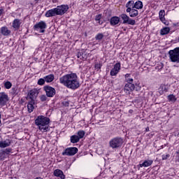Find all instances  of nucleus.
<instances>
[{"instance_id":"1","label":"nucleus","mask_w":179,"mask_h":179,"mask_svg":"<svg viewBox=\"0 0 179 179\" xmlns=\"http://www.w3.org/2000/svg\"><path fill=\"white\" fill-rule=\"evenodd\" d=\"M59 83L68 89H71L72 90H76L80 86L79 83V80H78V76L76 73H70L63 76L59 78Z\"/></svg>"},{"instance_id":"2","label":"nucleus","mask_w":179,"mask_h":179,"mask_svg":"<svg viewBox=\"0 0 179 179\" xmlns=\"http://www.w3.org/2000/svg\"><path fill=\"white\" fill-rule=\"evenodd\" d=\"M35 124L42 132H48L50 131V126L48 125L50 124V118L44 115L38 116L35 120Z\"/></svg>"},{"instance_id":"3","label":"nucleus","mask_w":179,"mask_h":179,"mask_svg":"<svg viewBox=\"0 0 179 179\" xmlns=\"http://www.w3.org/2000/svg\"><path fill=\"white\" fill-rule=\"evenodd\" d=\"M69 7L68 5L58 6L57 8L48 10L45 13L46 17H52L54 16L62 15L68 12Z\"/></svg>"},{"instance_id":"4","label":"nucleus","mask_w":179,"mask_h":179,"mask_svg":"<svg viewBox=\"0 0 179 179\" xmlns=\"http://www.w3.org/2000/svg\"><path fill=\"white\" fill-rule=\"evenodd\" d=\"M124 143V139L121 137H115L109 141V146L112 149H118Z\"/></svg>"},{"instance_id":"5","label":"nucleus","mask_w":179,"mask_h":179,"mask_svg":"<svg viewBox=\"0 0 179 179\" xmlns=\"http://www.w3.org/2000/svg\"><path fill=\"white\" fill-rule=\"evenodd\" d=\"M169 55L171 62H177L178 64L179 63V48L169 50Z\"/></svg>"},{"instance_id":"6","label":"nucleus","mask_w":179,"mask_h":179,"mask_svg":"<svg viewBox=\"0 0 179 179\" xmlns=\"http://www.w3.org/2000/svg\"><path fill=\"white\" fill-rule=\"evenodd\" d=\"M38 96V90L37 89H33L31 90L28 94H27V99L29 101H31V103H36V99H37V96Z\"/></svg>"},{"instance_id":"7","label":"nucleus","mask_w":179,"mask_h":179,"mask_svg":"<svg viewBox=\"0 0 179 179\" xmlns=\"http://www.w3.org/2000/svg\"><path fill=\"white\" fill-rule=\"evenodd\" d=\"M34 29L36 31H39V33H45V29H47V24L44 21H41L34 26Z\"/></svg>"},{"instance_id":"8","label":"nucleus","mask_w":179,"mask_h":179,"mask_svg":"<svg viewBox=\"0 0 179 179\" xmlns=\"http://www.w3.org/2000/svg\"><path fill=\"white\" fill-rule=\"evenodd\" d=\"M78 152V148L71 147L64 150L62 153V156H75V155H76Z\"/></svg>"},{"instance_id":"9","label":"nucleus","mask_w":179,"mask_h":179,"mask_svg":"<svg viewBox=\"0 0 179 179\" xmlns=\"http://www.w3.org/2000/svg\"><path fill=\"white\" fill-rule=\"evenodd\" d=\"M120 17L123 20V24H131V26H134V24H136V21L130 18L129 16L127 15V14L120 15Z\"/></svg>"},{"instance_id":"10","label":"nucleus","mask_w":179,"mask_h":179,"mask_svg":"<svg viewBox=\"0 0 179 179\" xmlns=\"http://www.w3.org/2000/svg\"><path fill=\"white\" fill-rule=\"evenodd\" d=\"M43 90L45 92L47 97H54L55 94L57 93L55 88L48 85L44 86Z\"/></svg>"},{"instance_id":"11","label":"nucleus","mask_w":179,"mask_h":179,"mask_svg":"<svg viewBox=\"0 0 179 179\" xmlns=\"http://www.w3.org/2000/svg\"><path fill=\"white\" fill-rule=\"evenodd\" d=\"M120 71H121V63L117 62L114 65L113 68L110 70V76H117Z\"/></svg>"},{"instance_id":"12","label":"nucleus","mask_w":179,"mask_h":179,"mask_svg":"<svg viewBox=\"0 0 179 179\" xmlns=\"http://www.w3.org/2000/svg\"><path fill=\"white\" fill-rule=\"evenodd\" d=\"M9 101V96L5 92H0V106H6Z\"/></svg>"},{"instance_id":"13","label":"nucleus","mask_w":179,"mask_h":179,"mask_svg":"<svg viewBox=\"0 0 179 179\" xmlns=\"http://www.w3.org/2000/svg\"><path fill=\"white\" fill-rule=\"evenodd\" d=\"M126 11L129 13L130 17H136L139 15V12L135 8H127Z\"/></svg>"},{"instance_id":"14","label":"nucleus","mask_w":179,"mask_h":179,"mask_svg":"<svg viewBox=\"0 0 179 179\" xmlns=\"http://www.w3.org/2000/svg\"><path fill=\"white\" fill-rule=\"evenodd\" d=\"M124 90L125 93H131V92H134V90H135V85L132 83H127L124 85Z\"/></svg>"},{"instance_id":"15","label":"nucleus","mask_w":179,"mask_h":179,"mask_svg":"<svg viewBox=\"0 0 179 179\" xmlns=\"http://www.w3.org/2000/svg\"><path fill=\"white\" fill-rule=\"evenodd\" d=\"M159 16L161 22H162L164 24H166V26H167V24H169V22L166 21V18L164 17V16H166V11H164V10H161L159 13Z\"/></svg>"},{"instance_id":"16","label":"nucleus","mask_w":179,"mask_h":179,"mask_svg":"<svg viewBox=\"0 0 179 179\" xmlns=\"http://www.w3.org/2000/svg\"><path fill=\"white\" fill-rule=\"evenodd\" d=\"M11 141L10 139H6L5 141H0V148L3 149L5 148H8V146H10Z\"/></svg>"},{"instance_id":"17","label":"nucleus","mask_w":179,"mask_h":179,"mask_svg":"<svg viewBox=\"0 0 179 179\" xmlns=\"http://www.w3.org/2000/svg\"><path fill=\"white\" fill-rule=\"evenodd\" d=\"M54 176L55 177H59L61 179H65V175H64V172L60 169H56L54 171Z\"/></svg>"},{"instance_id":"18","label":"nucleus","mask_w":179,"mask_h":179,"mask_svg":"<svg viewBox=\"0 0 179 179\" xmlns=\"http://www.w3.org/2000/svg\"><path fill=\"white\" fill-rule=\"evenodd\" d=\"M118 23H120V17L114 16L110 18V24L111 26H116Z\"/></svg>"},{"instance_id":"19","label":"nucleus","mask_w":179,"mask_h":179,"mask_svg":"<svg viewBox=\"0 0 179 179\" xmlns=\"http://www.w3.org/2000/svg\"><path fill=\"white\" fill-rule=\"evenodd\" d=\"M20 20L19 19H15L13 22V27L15 30H19V28L20 27Z\"/></svg>"},{"instance_id":"20","label":"nucleus","mask_w":179,"mask_h":179,"mask_svg":"<svg viewBox=\"0 0 179 179\" xmlns=\"http://www.w3.org/2000/svg\"><path fill=\"white\" fill-rule=\"evenodd\" d=\"M1 33L3 36H10L11 31L6 27H3L1 28Z\"/></svg>"},{"instance_id":"21","label":"nucleus","mask_w":179,"mask_h":179,"mask_svg":"<svg viewBox=\"0 0 179 179\" xmlns=\"http://www.w3.org/2000/svg\"><path fill=\"white\" fill-rule=\"evenodd\" d=\"M153 164V160L148 159L145 160L143 164H140L141 167H149Z\"/></svg>"},{"instance_id":"22","label":"nucleus","mask_w":179,"mask_h":179,"mask_svg":"<svg viewBox=\"0 0 179 179\" xmlns=\"http://www.w3.org/2000/svg\"><path fill=\"white\" fill-rule=\"evenodd\" d=\"M126 8L127 9H134L135 8V2L134 1H129L126 3Z\"/></svg>"},{"instance_id":"23","label":"nucleus","mask_w":179,"mask_h":179,"mask_svg":"<svg viewBox=\"0 0 179 179\" xmlns=\"http://www.w3.org/2000/svg\"><path fill=\"white\" fill-rule=\"evenodd\" d=\"M71 143H78L80 141V138H79V136L76 135H73L70 138Z\"/></svg>"},{"instance_id":"24","label":"nucleus","mask_w":179,"mask_h":179,"mask_svg":"<svg viewBox=\"0 0 179 179\" xmlns=\"http://www.w3.org/2000/svg\"><path fill=\"white\" fill-rule=\"evenodd\" d=\"M34 104L35 103L31 102L29 101L27 105V109L29 113H33V110H34Z\"/></svg>"},{"instance_id":"25","label":"nucleus","mask_w":179,"mask_h":179,"mask_svg":"<svg viewBox=\"0 0 179 179\" xmlns=\"http://www.w3.org/2000/svg\"><path fill=\"white\" fill-rule=\"evenodd\" d=\"M54 78H55L54 75L50 74L45 77V81H46L47 83H51V82H52V80H54Z\"/></svg>"},{"instance_id":"26","label":"nucleus","mask_w":179,"mask_h":179,"mask_svg":"<svg viewBox=\"0 0 179 179\" xmlns=\"http://www.w3.org/2000/svg\"><path fill=\"white\" fill-rule=\"evenodd\" d=\"M143 8V3L141 1H138L134 3V9H142Z\"/></svg>"},{"instance_id":"27","label":"nucleus","mask_w":179,"mask_h":179,"mask_svg":"<svg viewBox=\"0 0 179 179\" xmlns=\"http://www.w3.org/2000/svg\"><path fill=\"white\" fill-rule=\"evenodd\" d=\"M169 33H170V28H169V27H164L162 29H161V31H160V34L162 36L169 34Z\"/></svg>"},{"instance_id":"28","label":"nucleus","mask_w":179,"mask_h":179,"mask_svg":"<svg viewBox=\"0 0 179 179\" xmlns=\"http://www.w3.org/2000/svg\"><path fill=\"white\" fill-rule=\"evenodd\" d=\"M164 92H167V88H166V85H161L159 88V94H163Z\"/></svg>"},{"instance_id":"29","label":"nucleus","mask_w":179,"mask_h":179,"mask_svg":"<svg viewBox=\"0 0 179 179\" xmlns=\"http://www.w3.org/2000/svg\"><path fill=\"white\" fill-rule=\"evenodd\" d=\"M85 134H86V132H85V131L80 130L78 131L77 135H78L79 139H82V138H83V136H85Z\"/></svg>"},{"instance_id":"30","label":"nucleus","mask_w":179,"mask_h":179,"mask_svg":"<svg viewBox=\"0 0 179 179\" xmlns=\"http://www.w3.org/2000/svg\"><path fill=\"white\" fill-rule=\"evenodd\" d=\"M1 152L4 156H6V155H9L12 152V148H6V150H1Z\"/></svg>"},{"instance_id":"31","label":"nucleus","mask_w":179,"mask_h":179,"mask_svg":"<svg viewBox=\"0 0 179 179\" xmlns=\"http://www.w3.org/2000/svg\"><path fill=\"white\" fill-rule=\"evenodd\" d=\"M4 87L6 89H10V87H12V83L10 81H6L4 83Z\"/></svg>"},{"instance_id":"32","label":"nucleus","mask_w":179,"mask_h":179,"mask_svg":"<svg viewBox=\"0 0 179 179\" xmlns=\"http://www.w3.org/2000/svg\"><path fill=\"white\" fill-rule=\"evenodd\" d=\"M104 37V35L103 34H98L95 36V39L100 41V40H103V38Z\"/></svg>"},{"instance_id":"33","label":"nucleus","mask_w":179,"mask_h":179,"mask_svg":"<svg viewBox=\"0 0 179 179\" xmlns=\"http://www.w3.org/2000/svg\"><path fill=\"white\" fill-rule=\"evenodd\" d=\"M44 83H45V78H40L38 80V85H39L40 86H43Z\"/></svg>"},{"instance_id":"34","label":"nucleus","mask_w":179,"mask_h":179,"mask_svg":"<svg viewBox=\"0 0 179 179\" xmlns=\"http://www.w3.org/2000/svg\"><path fill=\"white\" fill-rule=\"evenodd\" d=\"M168 100L169 101H176V96L173 94L168 96Z\"/></svg>"},{"instance_id":"35","label":"nucleus","mask_w":179,"mask_h":179,"mask_svg":"<svg viewBox=\"0 0 179 179\" xmlns=\"http://www.w3.org/2000/svg\"><path fill=\"white\" fill-rule=\"evenodd\" d=\"M48 96H47V95H41L40 96V100L41 101H47V99Z\"/></svg>"},{"instance_id":"36","label":"nucleus","mask_w":179,"mask_h":179,"mask_svg":"<svg viewBox=\"0 0 179 179\" xmlns=\"http://www.w3.org/2000/svg\"><path fill=\"white\" fill-rule=\"evenodd\" d=\"M77 57L80 58V59H83V53L78 52L77 54Z\"/></svg>"},{"instance_id":"37","label":"nucleus","mask_w":179,"mask_h":179,"mask_svg":"<svg viewBox=\"0 0 179 179\" xmlns=\"http://www.w3.org/2000/svg\"><path fill=\"white\" fill-rule=\"evenodd\" d=\"M101 19V14H99L95 16V20L96 22H98L99 20H100Z\"/></svg>"},{"instance_id":"38","label":"nucleus","mask_w":179,"mask_h":179,"mask_svg":"<svg viewBox=\"0 0 179 179\" xmlns=\"http://www.w3.org/2000/svg\"><path fill=\"white\" fill-rule=\"evenodd\" d=\"M170 156V155H162V160H167V158Z\"/></svg>"},{"instance_id":"39","label":"nucleus","mask_w":179,"mask_h":179,"mask_svg":"<svg viewBox=\"0 0 179 179\" xmlns=\"http://www.w3.org/2000/svg\"><path fill=\"white\" fill-rule=\"evenodd\" d=\"M12 91H13V94H17V88L13 87V88H12Z\"/></svg>"},{"instance_id":"40","label":"nucleus","mask_w":179,"mask_h":179,"mask_svg":"<svg viewBox=\"0 0 179 179\" xmlns=\"http://www.w3.org/2000/svg\"><path fill=\"white\" fill-rule=\"evenodd\" d=\"M126 81L127 82V83H132L134 82V79H132V78H127L126 80Z\"/></svg>"},{"instance_id":"41","label":"nucleus","mask_w":179,"mask_h":179,"mask_svg":"<svg viewBox=\"0 0 179 179\" xmlns=\"http://www.w3.org/2000/svg\"><path fill=\"white\" fill-rule=\"evenodd\" d=\"M95 68H96V69H101V64H95Z\"/></svg>"},{"instance_id":"42","label":"nucleus","mask_w":179,"mask_h":179,"mask_svg":"<svg viewBox=\"0 0 179 179\" xmlns=\"http://www.w3.org/2000/svg\"><path fill=\"white\" fill-rule=\"evenodd\" d=\"M129 76H131V74H129V73H127L124 76L126 80H127V79H128L129 78Z\"/></svg>"},{"instance_id":"43","label":"nucleus","mask_w":179,"mask_h":179,"mask_svg":"<svg viewBox=\"0 0 179 179\" xmlns=\"http://www.w3.org/2000/svg\"><path fill=\"white\" fill-rule=\"evenodd\" d=\"M2 157H5V156L3 155V153L2 152V151L0 152V159H2Z\"/></svg>"},{"instance_id":"44","label":"nucleus","mask_w":179,"mask_h":179,"mask_svg":"<svg viewBox=\"0 0 179 179\" xmlns=\"http://www.w3.org/2000/svg\"><path fill=\"white\" fill-rule=\"evenodd\" d=\"M2 13H3V8L0 9V16L2 15Z\"/></svg>"},{"instance_id":"45","label":"nucleus","mask_w":179,"mask_h":179,"mask_svg":"<svg viewBox=\"0 0 179 179\" xmlns=\"http://www.w3.org/2000/svg\"><path fill=\"white\" fill-rule=\"evenodd\" d=\"M63 104H65L66 106H69V102L65 101L64 103H63Z\"/></svg>"},{"instance_id":"46","label":"nucleus","mask_w":179,"mask_h":179,"mask_svg":"<svg viewBox=\"0 0 179 179\" xmlns=\"http://www.w3.org/2000/svg\"><path fill=\"white\" fill-rule=\"evenodd\" d=\"M98 23L99 24H103V21H101L100 20H98Z\"/></svg>"},{"instance_id":"47","label":"nucleus","mask_w":179,"mask_h":179,"mask_svg":"<svg viewBox=\"0 0 179 179\" xmlns=\"http://www.w3.org/2000/svg\"><path fill=\"white\" fill-rule=\"evenodd\" d=\"M160 66H161L160 69H163V64L161 63Z\"/></svg>"},{"instance_id":"48","label":"nucleus","mask_w":179,"mask_h":179,"mask_svg":"<svg viewBox=\"0 0 179 179\" xmlns=\"http://www.w3.org/2000/svg\"><path fill=\"white\" fill-rule=\"evenodd\" d=\"M149 129V127H148L147 129H146V131H148Z\"/></svg>"},{"instance_id":"49","label":"nucleus","mask_w":179,"mask_h":179,"mask_svg":"<svg viewBox=\"0 0 179 179\" xmlns=\"http://www.w3.org/2000/svg\"><path fill=\"white\" fill-rule=\"evenodd\" d=\"M177 153H178V154H179V151H178V152H177Z\"/></svg>"},{"instance_id":"50","label":"nucleus","mask_w":179,"mask_h":179,"mask_svg":"<svg viewBox=\"0 0 179 179\" xmlns=\"http://www.w3.org/2000/svg\"><path fill=\"white\" fill-rule=\"evenodd\" d=\"M0 90H1V87H0Z\"/></svg>"}]
</instances>
